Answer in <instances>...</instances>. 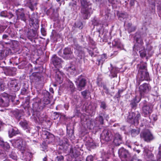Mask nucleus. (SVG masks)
Returning <instances> with one entry per match:
<instances>
[{"label": "nucleus", "mask_w": 161, "mask_h": 161, "mask_svg": "<svg viewBox=\"0 0 161 161\" xmlns=\"http://www.w3.org/2000/svg\"><path fill=\"white\" fill-rule=\"evenodd\" d=\"M6 28V26L0 25V33L3 32Z\"/></svg>", "instance_id": "43"}, {"label": "nucleus", "mask_w": 161, "mask_h": 161, "mask_svg": "<svg viewBox=\"0 0 161 161\" xmlns=\"http://www.w3.org/2000/svg\"><path fill=\"white\" fill-rule=\"evenodd\" d=\"M146 68V66L145 65H143V66H142L140 67L141 69H144V70H146L145 69Z\"/></svg>", "instance_id": "60"}, {"label": "nucleus", "mask_w": 161, "mask_h": 161, "mask_svg": "<svg viewBox=\"0 0 161 161\" xmlns=\"http://www.w3.org/2000/svg\"><path fill=\"white\" fill-rule=\"evenodd\" d=\"M139 89L141 96H144L149 92L151 89V87L149 84L145 83L140 85Z\"/></svg>", "instance_id": "5"}, {"label": "nucleus", "mask_w": 161, "mask_h": 161, "mask_svg": "<svg viewBox=\"0 0 161 161\" xmlns=\"http://www.w3.org/2000/svg\"><path fill=\"white\" fill-rule=\"evenodd\" d=\"M98 120L100 122V124H103V118L102 116H99L98 118Z\"/></svg>", "instance_id": "49"}, {"label": "nucleus", "mask_w": 161, "mask_h": 161, "mask_svg": "<svg viewBox=\"0 0 161 161\" xmlns=\"http://www.w3.org/2000/svg\"><path fill=\"white\" fill-rule=\"evenodd\" d=\"M82 8L81 9L82 16L84 19H87L92 13V9L90 7V3L85 0L81 1Z\"/></svg>", "instance_id": "1"}, {"label": "nucleus", "mask_w": 161, "mask_h": 161, "mask_svg": "<svg viewBox=\"0 0 161 161\" xmlns=\"http://www.w3.org/2000/svg\"><path fill=\"white\" fill-rule=\"evenodd\" d=\"M42 136L44 139H50L51 138H53L54 136L52 134H51L48 132L45 131L42 133Z\"/></svg>", "instance_id": "25"}, {"label": "nucleus", "mask_w": 161, "mask_h": 161, "mask_svg": "<svg viewBox=\"0 0 161 161\" xmlns=\"http://www.w3.org/2000/svg\"><path fill=\"white\" fill-rule=\"evenodd\" d=\"M108 1L109 3L112 4H114L115 3L114 0H108Z\"/></svg>", "instance_id": "58"}, {"label": "nucleus", "mask_w": 161, "mask_h": 161, "mask_svg": "<svg viewBox=\"0 0 161 161\" xmlns=\"http://www.w3.org/2000/svg\"><path fill=\"white\" fill-rule=\"evenodd\" d=\"M16 14L17 16V19H20L21 20L25 22L26 17L23 9H19L16 11Z\"/></svg>", "instance_id": "10"}, {"label": "nucleus", "mask_w": 161, "mask_h": 161, "mask_svg": "<svg viewBox=\"0 0 161 161\" xmlns=\"http://www.w3.org/2000/svg\"><path fill=\"white\" fill-rule=\"evenodd\" d=\"M113 46L120 49L123 48V46L121 43L120 40L118 39H115L112 42Z\"/></svg>", "instance_id": "20"}, {"label": "nucleus", "mask_w": 161, "mask_h": 161, "mask_svg": "<svg viewBox=\"0 0 161 161\" xmlns=\"http://www.w3.org/2000/svg\"><path fill=\"white\" fill-rule=\"evenodd\" d=\"M67 70L72 75L74 74L75 72V67L74 66L71 65L68 67Z\"/></svg>", "instance_id": "33"}, {"label": "nucleus", "mask_w": 161, "mask_h": 161, "mask_svg": "<svg viewBox=\"0 0 161 161\" xmlns=\"http://www.w3.org/2000/svg\"><path fill=\"white\" fill-rule=\"evenodd\" d=\"M122 138L119 133H116L114 135L113 142L116 146H119L122 142Z\"/></svg>", "instance_id": "18"}, {"label": "nucleus", "mask_w": 161, "mask_h": 161, "mask_svg": "<svg viewBox=\"0 0 161 161\" xmlns=\"http://www.w3.org/2000/svg\"><path fill=\"white\" fill-rule=\"evenodd\" d=\"M41 32L43 36H45L46 34V31L43 28H42L41 29Z\"/></svg>", "instance_id": "53"}, {"label": "nucleus", "mask_w": 161, "mask_h": 161, "mask_svg": "<svg viewBox=\"0 0 161 161\" xmlns=\"http://www.w3.org/2000/svg\"><path fill=\"white\" fill-rule=\"evenodd\" d=\"M135 0H130V4L131 6H134L135 4Z\"/></svg>", "instance_id": "54"}, {"label": "nucleus", "mask_w": 161, "mask_h": 161, "mask_svg": "<svg viewBox=\"0 0 161 161\" xmlns=\"http://www.w3.org/2000/svg\"><path fill=\"white\" fill-rule=\"evenodd\" d=\"M18 133V132L17 130L14 129L12 128L8 131V134L9 136L11 137L13 136Z\"/></svg>", "instance_id": "29"}, {"label": "nucleus", "mask_w": 161, "mask_h": 161, "mask_svg": "<svg viewBox=\"0 0 161 161\" xmlns=\"http://www.w3.org/2000/svg\"><path fill=\"white\" fill-rule=\"evenodd\" d=\"M8 94L3 92L0 94V107L8 106Z\"/></svg>", "instance_id": "6"}, {"label": "nucleus", "mask_w": 161, "mask_h": 161, "mask_svg": "<svg viewBox=\"0 0 161 161\" xmlns=\"http://www.w3.org/2000/svg\"><path fill=\"white\" fill-rule=\"evenodd\" d=\"M93 157L92 155L88 156L86 158V161H93Z\"/></svg>", "instance_id": "46"}, {"label": "nucleus", "mask_w": 161, "mask_h": 161, "mask_svg": "<svg viewBox=\"0 0 161 161\" xmlns=\"http://www.w3.org/2000/svg\"><path fill=\"white\" fill-rule=\"evenodd\" d=\"M136 41L138 43L141 44L142 42V40L141 38H138L137 37H136Z\"/></svg>", "instance_id": "48"}, {"label": "nucleus", "mask_w": 161, "mask_h": 161, "mask_svg": "<svg viewBox=\"0 0 161 161\" xmlns=\"http://www.w3.org/2000/svg\"><path fill=\"white\" fill-rule=\"evenodd\" d=\"M110 67L108 68L110 72V74L109 75V76L111 78L116 77L118 72L117 69L116 68L113 67L111 64H110Z\"/></svg>", "instance_id": "19"}, {"label": "nucleus", "mask_w": 161, "mask_h": 161, "mask_svg": "<svg viewBox=\"0 0 161 161\" xmlns=\"http://www.w3.org/2000/svg\"><path fill=\"white\" fill-rule=\"evenodd\" d=\"M8 55L6 54L5 52L3 50L0 51V59H3L5 56Z\"/></svg>", "instance_id": "38"}, {"label": "nucleus", "mask_w": 161, "mask_h": 161, "mask_svg": "<svg viewBox=\"0 0 161 161\" xmlns=\"http://www.w3.org/2000/svg\"><path fill=\"white\" fill-rule=\"evenodd\" d=\"M42 161H47V157H44Z\"/></svg>", "instance_id": "62"}, {"label": "nucleus", "mask_w": 161, "mask_h": 161, "mask_svg": "<svg viewBox=\"0 0 161 161\" xmlns=\"http://www.w3.org/2000/svg\"><path fill=\"white\" fill-rule=\"evenodd\" d=\"M70 155L72 157L76 158L80 154L79 152L76 148H72L70 149Z\"/></svg>", "instance_id": "22"}, {"label": "nucleus", "mask_w": 161, "mask_h": 161, "mask_svg": "<svg viewBox=\"0 0 161 161\" xmlns=\"http://www.w3.org/2000/svg\"><path fill=\"white\" fill-rule=\"evenodd\" d=\"M75 24L76 26V27L81 29L82 28V24L81 22H79L75 23Z\"/></svg>", "instance_id": "42"}, {"label": "nucleus", "mask_w": 161, "mask_h": 161, "mask_svg": "<svg viewBox=\"0 0 161 161\" xmlns=\"http://www.w3.org/2000/svg\"><path fill=\"white\" fill-rule=\"evenodd\" d=\"M86 145L87 147L94 148L96 146L94 142L92 140H90L86 142Z\"/></svg>", "instance_id": "32"}, {"label": "nucleus", "mask_w": 161, "mask_h": 161, "mask_svg": "<svg viewBox=\"0 0 161 161\" xmlns=\"http://www.w3.org/2000/svg\"><path fill=\"white\" fill-rule=\"evenodd\" d=\"M69 85L70 88H74V84L72 82H69Z\"/></svg>", "instance_id": "56"}, {"label": "nucleus", "mask_w": 161, "mask_h": 161, "mask_svg": "<svg viewBox=\"0 0 161 161\" xmlns=\"http://www.w3.org/2000/svg\"><path fill=\"white\" fill-rule=\"evenodd\" d=\"M153 107L150 104H146L142 107V112L145 115L150 114L152 111Z\"/></svg>", "instance_id": "16"}, {"label": "nucleus", "mask_w": 161, "mask_h": 161, "mask_svg": "<svg viewBox=\"0 0 161 161\" xmlns=\"http://www.w3.org/2000/svg\"><path fill=\"white\" fill-rule=\"evenodd\" d=\"M57 158L58 161H62L64 160V157L63 156L60 155L57 156Z\"/></svg>", "instance_id": "47"}, {"label": "nucleus", "mask_w": 161, "mask_h": 161, "mask_svg": "<svg viewBox=\"0 0 161 161\" xmlns=\"http://www.w3.org/2000/svg\"><path fill=\"white\" fill-rule=\"evenodd\" d=\"M75 83L79 90H81L86 85V80L82 75H80L76 79Z\"/></svg>", "instance_id": "4"}, {"label": "nucleus", "mask_w": 161, "mask_h": 161, "mask_svg": "<svg viewBox=\"0 0 161 161\" xmlns=\"http://www.w3.org/2000/svg\"><path fill=\"white\" fill-rule=\"evenodd\" d=\"M106 59V55L103 54L99 57L97 61L96 64L98 65H102Z\"/></svg>", "instance_id": "23"}, {"label": "nucleus", "mask_w": 161, "mask_h": 161, "mask_svg": "<svg viewBox=\"0 0 161 161\" xmlns=\"http://www.w3.org/2000/svg\"><path fill=\"white\" fill-rule=\"evenodd\" d=\"M101 137L103 140L108 142L112 139V135L110 130L105 129L103 130Z\"/></svg>", "instance_id": "7"}, {"label": "nucleus", "mask_w": 161, "mask_h": 161, "mask_svg": "<svg viewBox=\"0 0 161 161\" xmlns=\"http://www.w3.org/2000/svg\"><path fill=\"white\" fill-rule=\"evenodd\" d=\"M136 151L138 153H139L140 152V151L139 150H137Z\"/></svg>", "instance_id": "64"}, {"label": "nucleus", "mask_w": 161, "mask_h": 161, "mask_svg": "<svg viewBox=\"0 0 161 161\" xmlns=\"http://www.w3.org/2000/svg\"><path fill=\"white\" fill-rule=\"evenodd\" d=\"M144 155L145 158L148 161H155L156 160L154 157L153 154L151 151L147 149L144 150Z\"/></svg>", "instance_id": "11"}, {"label": "nucleus", "mask_w": 161, "mask_h": 161, "mask_svg": "<svg viewBox=\"0 0 161 161\" xmlns=\"http://www.w3.org/2000/svg\"><path fill=\"white\" fill-rule=\"evenodd\" d=\"M12 88L15 91H18L19 89V86L16 80L12 81L10 83Z\"/></svg>", "instance_id": "24"}, {"label": "nucleus", "mask_w": 161, "mask_h": 161, "mask_svg": "<svg viewBox=\"0 0 161 161\" xmlns=\"http://www.w3.org/2000/svg\"><path fill=\"white\" fill-rule=\"evenodd\" d=\"M19 124L24 129H26L28 128V126L26 121L25 120L21 121L20 122Z\"/></svg>", "instance_id": "30"}, {"label": "nucleus", "mask_w": 161, "mask_h": 161, "mask_svg": "<svg viewBox=\"0 0 161 161\" xmlns=\"http://www.w3.org/2000/svg\"><path fill=\"white\" fill-rule=\"evenodd\" d=\"M26 92V89L25 88H24L22 90L21 93L23 94H24Z\"/></svg>", "instance_id": "59"}, {"label": "nucleus", "mask_w": 161, "mask_h": 161, "mask_svg": "<svg viewBox=\"0 0 161 161\" xmlns=\"http://www.w3.org/2000/svg\"><path fill=\"white\" fill-rule=\"evenodd\" d=\"M55 79L56 82L59 84L62 83L63 80L64 74L59 70H56L55 72Z\"/></svg>", "instance_id": "12"}, {"label": "nucleus", "mask_w": 161, "mask_h": 161, "mask_svg": "<svg viewBox=\"0 0 161 161\" xmlns=\"http://www.w3.org/2000/svg\"><path fill=\"white\" fill-rule=\"evenodd\" d=\"M8 13L6 11H4L1 12L0 15L1 17H7Z\"/></svg>", "instance_id": "40"}, {"label": "nucleus", "mask_w": 161, "mask_h": 161, "mask_svg": "<svg viewBox=\"0 0 161 161\" xmlns=\"http://www.w3.org/2000/svg\"><path fill=\"white\" fill-rule=\"evenodd\" d=\"M75 49V53L79 57V58L81 59L84 56L83 48L79 45H77Z\"/></svg>", "instance_id": "14"}, {"label": "nucleus", "mask_w": 161, "mask_h": 161, "mask_svg": "<svg viewBox=\"0 0 161 161\" xmlns=\"http://www.w3.org/2000/svg\"><path fill=\"white\" fill-rule=\"evenodd\" d=\"M68 140L67 139L63 138L62 140H60L59 141V144L63 147V148L66 149L67 147H65L66 145L68 144Z\"/></svg>", "instance_id": "26"}, {"label": "nucleus", "mask_w": 161, "mask_h": 161, "mask_svg": "<svg viewBox=\"0 0 161 161\" xmlns=\"http://www.w3.org/2000/svg\"><path fill=\"white\" fill-rule=\"evenodd\" d=\"M125 25L127 27L128 30L130 32H132L134 31L136 29V27L135 26H132V24L131 23H128L127 24L125 23Z\"/></svg>", "instance_id": "31"}, {"label": "nucleus", "mask_w": 161, "mask_h": 161, "mask_svg": "<svg viewBox=\"0 0 161 161\" xmlns=\"http://www.w3.org/2000/svg\"><path fill=\"white\" fill-rule=\"evenodd\" d=\"M13 145L15 147L18 148L21 151V153H22L23 151H25L26 149V144L25 142H23L21 139L14 141Z\"/></svg>", "instance_id": "3"}, {"label": "nucleus", "mask_w": 161, "mask_h": 161, "mask_svg": "<svg viewBox=\"0 0 161 161\" xmlns=\"http://www.w3.org/2000/svg\"><path fill=\"white\" fill-rule=\"evenodd\" d=\"M130 161H142V160L135 157L133 158Z\"/></svg>", "instance_id": "55"}, {"label": "nucleus", "mask_w": 161, "mask_h": 161, "mask_svg": "<svg viewBox=\"0 0 161 161\" xmlns=\"http://www.w3.org/2000/svg\"><path fill=\"white\" fill-rule=\"evenodd\" d=\"M9 35V33H8V34H4L3 35L2 39L3 40H8V38Z\"/></svg>", "instance_id": "45"}, {"label": "nucleus", "mask_w": 161, "mask_h": 161, "mask_svg": "<svg viewBox=\"0 0 161 161\" xmlns=\"http://www.w3.org/2000/svg\"><path fill=\"white\" fill-rule=\"evenodd\" d=\"M106 103L104 102H102L101 103L100 107L103 109H104L106 108Z\"/></svg>", "instance_id": "41"}, {"label": "nucleus", "mask_w": 161, "mask_h": 161, "mask_svg": "<svg viewBox=\"0 0 161 161\" xmlns=\"http://www.w3.org/2000/svg\"><path fill=\"white\" fill-rule=\"evenodd\" d=\"M140 56L142 57H144L146 56V54L144 52L141 53L140 54Z\"/></svg>", "instance_id": "57"}, {"label": "nucleus", "mask_w": 161, "mask_h": 161, "mask_svg": "<svg viewBox=\"0 0 161 161\" xmlns=\"http://www.w3.org/2000/svg\"><path fill=\"white\" fill-rule=\"evenodd\" d=\"M52 61L53 65L57 67V66L59 67L61 66L62 61L56 55H53L52 58Z\"/></svg>", "instance_id": "17"}, {"label": "nucleus", "mask_w": 161, "mask_h": 161, "mask_svg": "<svg viewBox=\"0 0 161 161\" xmlns=\"http://www.w3.org/2000/svg\"><path fill=\"white\" fill-rule=\"evenodd\" d=\"M36 16L34 13L32 14L30 18V23L33 25V24L34 23V21L36 20Z\"/></svg>", "instance_id": "34"}, {"label": "nucleus", "mask_w": 161, "mask_h": 161, "mask_svg": "<svg viewBox=\"0 0 161 161\" xmlns=\"http://www.w3.org/2000/svg\"><path fill=\"white\" fill-rule=\"evenodd\" d=\"M9 156L10 158H12L13 159L16 160L17 159V156L15 153H14L12 152L9 155Z\"/></svg>", "instance_id": "39"}, {"label": "nucleus", "mask_w": 161, "mask_h": 161, "mask_svg": "<svg viewBox=\"0 0 161 161\" xmlns=\"http://www.w3.org/2000/svg\"><path fill=\"white\" fill-rule=\"evenodd\" d=\"M88 91L86 90H85L81 92V93L82 95L84 97H85L86 96L87 94V93Z\"/></svg>", "instance_id": "51"}, {"label": "nucleus", "mask_w": 161, "mask_h": 161, "mask_svg": "<svg viewBox=\"0 0 161 161\" xmlns=\"http://www.w3.org/2000/svg\"><path fill=\"white\" fill-rule=\"evenodd\" d=\"M127 16V15L126 14H121L119 16V19L120 20H122L121 18H122L123 19L126 18Z\"/></svg>", "instance_id": "44"}, {"label": "nucleus", "mask_w": 161, "mask_h": 161, "mask_svg": "<svg viewBox=\"0 0 161 161\" xmlns=\"http://www.w3.org/2000/svg\"><path fill=\"white\" fill-rule=\"evenodd\" d=\"M159 151L157 155V158L158 161H161V144L160 145V146L159 147Z\"/></svg>", "instance_id": "37"}, {"label": "nucleus", "mask_w": 161, "mask_h": 161, "mask_svg": "<svg viewBox=\"0 0 161 161\" xmlns=\"http://www.w3.org/2000/svg\"><path fill=\"white\" fill-rule=\"evenodd\" d=\"M105 117V118L106 120H108V119L109 118L108 116V115H107Z\"/></svg>", "instance_id": "63"}, {"label": "nucleus", "mask_w": 161, "mask_h": 161, "mask_svg": "<svg viewBox=\"0 0 161 161\" xmlns=\"http://www.w3.org/2000/svg\"><path fill=\"white\" fill-rule=\"evenodd\" d=\"M1 144L0 146L3 147L4 149H8L10 147V146L8 143L7 142H4L3 141L1 142Z\"/></svg>", "instance_id": "35"}, {"label": "nucleus", "mask_w": 161, "mask_h": 161, "mask_svg": "<svg viewBox=\"0 0 161 161\" xmlns=\"http://www.w3.org/2000/svg\"><path fill=\"white\" fill-rule=\"evenodd\" d=\"M140 79L142 81L144 80H147L149 79V75L148 73L146 70H144L141 71Z\"/></svg>", "instance_id": "21"}, {"label": "nucleus", "mask_w": 161, "mask_h": 161, "mask_svg": "<svg viewBox=\"0 0 161 161\" xmlns=\"http://www.w3.org/2000/svg\"><path fill=\"white\" fill-rule=\"evenodd\" d=\"M12 44L11 42H5L0 44V47L4 48L3 50L5 52L6 54H8L11 53L10 48Z\"/></svg>", "instance_id": "13"}, {"label": "nucleus", "mask_w": 161, "mask_h": 161, "mask_svg": "<svg viewBox=\"0 0 161 161\" xmlns=\"http://www.w3.org/2000/svg\"><path fill=\"white\" fill-rule=\"evenodd\" d=\"M49 91H50V92H51V93H53V88H49Z\"/></svg>", "instance_id": "61"}, {"label": "nucleus", "mask_w": 161, "mask_h": 161, "mask_svg": "<svg viewBox=\"0 0 161 161\" xmlns=\"http://www.w3.org/2000/svg\"><path fill=\"white\" fill-rule=\"evenodd\" d=\"M140 132L139 128L134 129H132L130 131V134L132 137H135L138 135Z\"/></svg>", "instance_id": "27"}, {"label": "nucleus", "mask_w": 161, "mask_h": 161, "mask_svg": "<svg viewBox=\"0 0 161 161\" xmlns=\"http://www.w3.org/2000/svg\"><path fill=\"white\" fill-rule=\"evenodd\" d=\"M140 135L141 138L148 142H150L154 139L153 134L148 130H146L142 132Z\"/></svg>", "instance_id": "2"}, {"label": "nucleus", "mask_w": 161, "mask_h": 161, "mask_svg": "<svg viewBox=\"0 0 161 161\" xmlns=\"http://www.w3.org/2000/svg\"><path fill=\"white\" fill-rule=\"evenodd\" d=\"M137 103L135 102V101H133V102L130 103V105L132 106V108L136 107V103Z\"/></svg>", "instance_id": "52"}, {"label": "nucleus", "mask_w": 161, "mask_h": 161, "mask_svg": "<svg viewBox=\"0 0 161 161\" xmlns=\"http://www.w3.org/2000/svg\"><path fill=\"white\" fill-rule=\"evenodd\" d=\"M144 96H141L140 94L138 96H135V98L133 99V101H135L137 103H139L142 97H143Z\"/></svg>", "instance_id": "36"}, {"label": "nucleus", "mask_w": 161, "mask_h": 161, "mask_svg": "<svg viewBox=\"0 0 161 161\" xmlns=\"http://www.w3.org/2000/svg\"><path fill=\"white\" fill-rule=\"evenodd\" d=\"M13 16V15L11 12L8 13L7 17L9 19H11Z\"/></svg>", "instance_id": "50"}, {"label": "nucleus", "mask_w": 161, "mask_h": 161, "mask_svg": "<svg viewBox=\"0 0 161 161\" xmlns=\"http://www.w3.org/2000/svg\"><path fill=\"white\" fill-rule=\"evenodd\" d=\"M46 94L47 95V97H45L44 98L43 101H42V103L44 105H47L50 103V101L49 100V98L48 97L49 95V92H46Z\"/></svg>", "instance_id": "28"}, {"label": "nucleus", "mask_w": 161, "mask_h": 161, "mask_svg": "<svg viewBox=\"0 0 161 161\" xmlns=\"http://www.w3.org/2000/svg\"><path fill=\"white\" fill-rule=\"evenodd\" d=\"M118 154L121 159H125L131 156L128 151L124 148H121L119 150Z\"/></svg>", "instance_id": "9"}, {"label": "nucleus", "mask_w": 161, "mask_h": 161, "mask_svg": "<svg viewBox=\"0 0 161 161\" xmlns=\"http://www.w3.org/2000/svg\"><path fill=\"white\" fill-rule=\"evenodd\" d=\"M140 117V114L138 112H132L130 114L128 119L134 123H137Z\"/></svg>", "instance_id": "8"}, {"label": "nucleus", "mask_w": 161, "mask_h": 161, "mask_svg": "<svg viewBox=\"0 0 161 161\" xmlns=\"http://www.w3.org/2000/svg\"><path fill=\"white\" fill-rule=\"evenodd\" d=\"M73 53L70 48L67 47L64 50V58L66 59L72 58L73 57Z\"/></svg>", "instance_id": "15"}]
</instances>
